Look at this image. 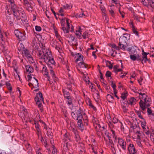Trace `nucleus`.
<instances>
[{
    "label": "nucleus",
    "mask_w": 154,
    "mask_h": 154,
    "mask_svg": "<svg viewBox=\"0 0 154 154\" xmlns=\"http://www.w3.org/2000/svg\"><path fill=\"white\" fill-rule=\"evenodd\" d=\"M71 115L72 118L77 121V128L81 131H82L84 129L82 120L84 121L85 125L87 126L88 124V118L86 114L83 111L82 109L80 107L78 109L76 110L75 112H72Z\"/></svg>",
    "instance_id": "nucleus-1"
},
{
    "label": "nucleus",
    "mask_w": 154,
    "mask_h": 154,
    "mask_svg": "<svg viewBox=\"0 0 154 154\" xmlns=\"http://www.w3.org/2000/svg\"><path fill=\"white\" fill-rule=\"evenodd\" d=\"M37 57L38 59L44 60L47 65L53 66L55 64L51 52L48 49L37 48Z\"/></svg>",
    "instance_id": "nucleus-2"
},
{
    "label": "nucleus",
    "mask_w": 154,
    "mask_h": 154,
    "mask_svg": "<svg viewBox=\"0 0 154 154\" xmlns=\"http://www.w3.org/2000/svg\"><path fill=\"white\" fill-rule=\"evenodd\" d=\"M138 94L142 96V97L139 102V105L142 110V112L145 114L146 109L150 106L151 99L149 97L146 95L145 93H141V91L138 92Z\"/></svg>",
    "instance_id": "nucleus-3"
},
{
    "label": "nucleus",
    "mask_w": 154,
    "mask_h": 154,
    "mask_svg": "<svg viewBox=\"0 0 154 154\" xmlns=\"http://www.w3.org/2000/svg\"><path fill=\"white\" fill-rule=\"evenodd\" d=\"M35 100L36 104L38 105L41 111L42 112L43 111V109L42 102L44 103V102L42 93L40 92L39 94H37L35 98Z\"/></svg>",
    "instance_id": "nucleus-4"
},
{
    "label": "nucleus",
    "mask_w": 154,
    "mask_h": 154,
    "mask_svg": "<svg viewBox=\"0 0 154 154\" xmlns=\"http://www.w3.org/2000/svg\"><path fill=\"white\" fill-rule=\"evenodd\" d=\"M118 143L122 149L124 150L126 149V143L125 141L122 138H118Z\"/></svg>",
    "instance_id": "nucleus-5"
},
{
    "label": "nucleus",
    "mask_w": 154,
    "mask_h": 154,
    "mask_svg": "<svg viewBox=\"0 0 154 154\" xmlns=\"http://www.w3.org/2000/svg\"><path fill=\"white\" fill-rule=\"evenodd\" d=\"M14 33L16 37L20 41L25 39L26 37L24 33H22L18 30H15L14 31Z\"/></svg>",
    "instance_id": "nucleus-6"
},
{
    "label": "nucleus",
    "mask_w": 154,
    "mask_h": 154,
    "mask_svg": "<svg viewBox=\"0 0 154 154\" xmlns=\"http://www.w3.org/2000/svg\"><path fill=\"white\" fill-rule=\"evenodd\" d=\"M127 149L130 154H134L137 152V150L133 144L130 143L128 145Z\"/></svg>",
    "instance_id": "nucleus-7"
},
{
    "label": "nucleus",
    "mask_w": 154,
    "mask_h": 154,
    "mask_svg": "<svg viewBox=\"0 0 154 154\" xmlns=\"http://www.w3.org/2000/svg\"><path fill=\"white\" fill-rule=\"evenodd\" d=\"M55 64L54 65L52 66V65H47L48 67L50 68V74L51 75L52 77L54 79V82H56V81H57L58 78L56 77L55 76V75L53 71V69L52 68H53V66H55Z\"/></svg>",
    "instance_id": "nucleus-8"
},
{
    "label": "nucleus",
    "mask_w": 154,
    "mask_h": 154,
    "mask_svg": "<svg viewBox=\"0 0 154 154\" xmlns=\"http://www.w3.org/2000/svg\"><path fill=\"white\" fill-rule=\"evenodd\" d=\"M147 112L148 113V115L150 118V119L151 120L154 119V114L152 112V110L151 108L147 107Z\"/></svg>",
    "instance_id": "nucleus-9"
},
{
    "label": "nucleus",
    "mask_w": 154,
    "mask_h": 154,
    "mask_svg": "<svg viewBox=\"0 0 154 154\" xmlns=\"http://www.w3.org/2000/svg\"><path fill=\"white\" fill-rule=\"evenodd\" d=\"M32 86L33 88H37L39 87V83L37 79L33 78L32 81Z\"/></svg>",
    "instance_id": "nucleus-10"
},
{
    "label": "nucleus",
    "mask_w": 154,
    "mask_h": 154,
    "mask_svg": "<svg viewBox=\"0 0 154 154\" xmlns=\"http://www.w3.org/2000/svg\"><path fill=\"white\" fill-rule=\"evenodd\" d=\"M104 140L106 142V143L107 145H108V146H111L112 148H113L114 147V144L113 141L111 139V138L109 139L108 141L107 140H106L105 137H104Z\"/></svg>",
    "instance_id": "nucleus-11"
},
{
    "label": "nucleus",
    "mask_w": 154,
    "mask_h": 154,
    "mask_svg": "<svg viewBox=\"0 0 154 154\" xmlns=\"http://www.w3.org/2000/svg\"><path fill=\"white\" fill-rule=\"evenodd\" d=\"M83 56L80 53H78L75 56V62H77L83 60Z\"/></svg>",
    "instance_id": "nucleus-12"
},
{
    "label": "nucleus",
    "mask_w": 154,
    "mask_h": 154,
    "mask_svg": "<svg viewBox=\"0 0 154 154\" xmlns=\"http://www.w3.org/2000/svg\"><path fill=\"white\" fill-rule=\"evenodd\" d=\"M128 104L131 105H133L136 104V100L134 97H131L130 99L129 100L127 101Z\"/></svg>",
    "instance_id": "nucleus-13"
},
{
    "label": "nucleus",
    "mask_w": 154,
    "mask_h": 154,
    "mask_svg": "<svg viewBox=\"0 0 154 154\" xmlns=\"http://www.w3.org/2000/svg\"><path fill=\"white\" fill-rule=\"evenodd\" d=\"M9 5L11 8L12 11L13 12L15 11L16 10L18 9V8L17 6L14 4V2H11L9 4Z\"/></svg>",
    "instance_id": "nucleus-14"
},
{
    "label": "nucleus",
    "mask_w": 154,
    "mask_h": 154,
    "mask_svg": "<svg viewBox=\"0 0 154 154\" xmlns=\"http://www.w3.org/2000/svg\"><path fill=\"white\" fill-rule=\"evenodd\" d=\"M73 84V80L72 79H69V82L66 83L68 89L70 91H72L71 84Z\"/></svg>",
    "instance_id": "nucleus-15"
},
{
    "label": "nucleus",
    "mask_w": 154,
    "mask_h": 154,
    "mask_svg": "<svg viewBox=\"0 0 154 154\" xmlns=\"http://www.w3.org/2000/svg\"><path fill=\"white\" fill-rule=\"evenodd\" d=\"M68 97H66L65 98L67 100L66 102L68 106H73V104H72V97L70 96Z\"/></svg>",
    "instance_id": "nucleus-16"
},
{
    "label": "nucleus",
    "mask_w": 154,
    "mask_h": 154,
    "mask_svg": "<svg viewBox=\"0 0 154 154\" xmlns=\"http://www.w3.org/2000/svg\"><path fill=\"white\" fill-rule=\"evenodd\" d=\"M26 71L29 73L32 72L34 71V69L31 66L28 65L25 66Z\"/></svg>",
    "instance_id": "nucleus-17"
},
{
    "label": "nucleus",
    "mask_w": 154,
    "mask_h": 154,
    "mask_svg": "<svg viewBox=\"0 0 154 154\" xmlns=\"http://www.w3.org/2000/svg\"><path fill=\"white\" fill-rule=\"evenodd\" d=\"M18 50L20 52H22L24 51V50L26 49L24 48V45L22 43L17 45Z\"/></svg>",
    "instance_id": "nucleus-18"
},
{
    "label": "nucleus",
    "mask_w": 154,
    "mask_h": 154,
    "mask_svg": "<svg viewBox=\"0 0 154 154\" xmlns=\"http://www.w3.org/2000/svg\"><path fill=\"white\" fill-rule=\"evenodd\" d=\"M69 129L74 133L76 138H77L79 137L78 131L75 128L72 126H71L69 127Z\"/></svg>",
    "instance_id": "nucleus-19"
},
{
    "label": "nucleus",
    "mask_w": 154,
    "mask_h": 154,
    "mask_svg": "<svg viewBox=\"0 0 154 154\" xmlns=\"http://www.w3.org/2000/svg\"><path fill=\"white\" fill-rule=\"evenodd\" d=\"M140 128L139 129L136 130L134 131V133H135L136 134H137V140H140V137L141 136V134L140 131Z\"/></svg>",
    "instance_id": "nucleus-20"
},
{
    "label": "nucleus",
    "mask_w": 154,
    "mask_h": 154,
    "mask_svg": "<svg viewBox=\"0 0 154 154\" xmlns=\"http://www.w3.org/2000/svg\"><path fill=\"white\" fill-rule=\"evenodd\" d=\"M46 130L47 132V135L50 137H51V140H50V142L52 141L53 134L51 131V129L50 128H46Z\"/></svg>",
    "instance_id": "nucleus-21"
},
{
    "label": "nucleus",
    "mask_w": 154,
    "mask_h": 154,
    "mask_svg": "<svg viewBox=\"0 0 154 154\" xmlns=\"http://www.w3.org/2000/svg\"><path fill=\"white\" fill-rule=\"evenodd\" d=\"M128 106L127 104L123 103L122 104V108L123 109V111L124 113H126L127 112L128 109Z\"/></svg>",
    "instance_id": "nucleus-22"
},
{
    "label": "nucleus",
    "mask_w": 154,
    "mask_h": 154,
    "mask_svg": "<svg viewBox=\"0 0 154 154\" xmlns=\"http://www.w3.org/2000/svg\"><path fill=\"white\" fill-rule=\"evenodd\" d=\"M22 53L23 54H24L26 58L31 55L29 51L26 49L24 50V51Z\"/></svg>",
    "instance_id": "nucleus-23"
},
{
    "label": "nucleus",
    "mask_w": 154,
    "mask_h": 154,
    "mask_svg": "<svg viewBox=\"0 0 154 154\" xmlns=\"http://www.w3.org/2000/svg\"><path fill=\"white\" fill-rule=\"evenodd\" d=\"M62 92L64 96V97L65 98L66 97H68L70 96V93L69 92L66 90L64 89H63Z\"/></svg>",
    "instance_id": "nucleus-24"
},
{
    "label": "nucleus",
    "mask_w": 154,
    "mask_h": 154,
    "mask_svg": "<svg viewBox=\"0 0 154 154\" xmlns=\"http://www.w3.org/2000/svg\"><path fill=\"white\" fill-rule=\"evenodd\" d=\"M20 11L18 9L13 12L14 16L17 19H19V17L20 16Z\"/></svg>",
    "instance_id": "nucleus-25"
},
{
    "label": "nucleus",
    "mask_w": 154,
    "mask_h": 154,
    "mask_svg": "<svg viewBox=\"0 0 154 154\" xmlns=\"http://www.w3.org/2000/svg\"><path fill=\"white\" fill-rule=\"evenodd\" d=\"M25 6L27 10L29 12H31L33 10L32 7L31 6V5L29 3L25 5Z\"/></svg>",
    "instance_id": "nucleus-26"
},
{
    "label": "nucleus",
    "mask_w": 154,
    "mask_h": 154,
    "mask_svg": "<svg viewBox=\"0 0 154 154\" xmlns=\"http://www.w3.org/2000/svg\"><path fill=\"white\" fill-rule=\"evenodd\" d=\"M78 65L81 67L85 68H87L88 66V65L87 64L85 63L84 62L82 61L80 62L78 64Z\"/></svg>",
    "instance_id": "nucleus-27"
},
{
    "label": "nucleus",
    "mask_w": 154,
    "mask_h": 154,
    "mask_svg": "<svg viewBox=\"0 0 154 154\" xmlns=\"http://www.w3.org/2000/svg\"><path fill=\"white\" fill-rule=\"evenodd\" d=\"M7 19L9 21L10 25L11 26L13 25L14 22L13 18L11 17V16H8Z\"/></svg>",
    "instance_id": "nucleus-28"
},
{
    "label": "nucleus",
    "mask_w": 154,
    "mask_h": 154,
    "mask_svg": "<svg viewBox=\"0 0 154 154\" xmlns=\"http://www.w3.org/2000/svg\"><path fill=\"white\" fill-rule=\"evenodd\" d=\"M81 29L80 27L79 26L78 29L76 31V33H75L76 35L77 36L78 38L79 39L81 38Z\"/></svg>",
    "instance_id": "nucleus-29"
},
{
    "label": "nucleus",
    "mask_w": 154,
    "mask_h": 154,
    "mask_svg": "<svg viewBox=\"0 0 154 154\" xmlns=\"http://www.w3.org/2000/svg\"><path fill=\"white\" fill-rule=\"evenodd\" d=\"M131 128H132L134 132L135 130H136L139 129L140 128L139 126L138 125H136L135 124H133L131 126H130Z\"/></svg>",
    "instance_id": "nucleus-30"
},
{
    "label": "nucleus",
    "mask_w": 154,
    "mask_h": 154,
    "mask_svg": "<svg viewBox=\"0 0 154 154\" xmlns=\"http://www.w3.org/2000/svg\"><path fill=\"white\" fill-rule=\"evenodd\" d=\"M143 128V131L147 135H149L150 134L149 129L148 127L147 126L145 127H144Z\"/></svg>",
    "instance_id": "nucleus-31"
},
{
    "label": "nucleus",
    "mask_w": 154,
    "mask_h": 154,
    "mask_svg": "<svg viewBox=\"0 0 154 154\" xmlns=\"http://www.w3.org/2000/svg\"><path fill=\"white\" fill-rule=\"evenodd\" d=\"M106 98L108 99V100L109 102L112 101L114 100V98L113 97L109 94H108L106 96Z\"/></svg>",
    "instance_id": "nucleus-32"
},
{
    "label": "nucleus",
    "mask_w": 154,
    "mask_h": 154,
    "mask_svg": "<svg viewBox=\"0 0 154 154\" xmlns=\"http://www.w3.org/2000/svg\"><path fill=\"white\" fill-rule=\"evenodd\" d=\"M6 86L7 88L9 90L10 92H11L12 90V87L11 86V84L9 82H7L6 84Z\"/></svg>",
    "instance_id": "nucleus-33"
},
{
    "label": "nucleus",
    "mask_w": 154,
    "mask_h": 154,
    "mask_svg": "<svg viewBox=\"0 0 154 154\" xmlns=\"http://www.w3.org/2000/svg\"><path fill=\"white\" fill-rule=\"evenodd\" d=\"M90 36V34L86 32H85L83 33L82 35V36L83 37V38L85 39L87 38H88Z\"/></svg>",
    "instance_id": "nucleus-34"
},
{
    "label": "nucleus",
    "mask_w": 154,
    "mask_h": 154,
    "mask_svg": "<svg viewBox=\"0 0 154 154\" xmlns=\"http://www.w3.org/2000/svg\"><path fill=\"white\" fill-rule=\"evenodd\" d=\"M118 45L119 46L120 49L122 50L123 51L125 50L126 47L127 46V45L123 44H118Z\"/></svg>",
    "instance_id": "nucleus-35"
},
{
    "label": "nucleus",
    "mask_w": 154,
    "mask_h": 154,
    "mask_svg": "<svg viewBox=\"0 0 154 154\" xmlns=\"http://www.w3.org/2000/svg\"><path fill=\"white\" fill-rule=\"evenodd\" d=\"M127 38L125 36H121L119 38V42H126Z\"/></svg>",
    "instance_id": "nucleus-36"
},
{
    "label": "nucleus",
    "mask_w": 154,
    "mask_h": 154,
    "mask_svg": "<svg viewBox=\"0 0 154 154\" xmlns=\"http://www.w3.org/2000/svg\"><path fill=\"white\" fill-rule=\"evenodd\" d=\"M131 28L133 32L136 34L137 36H138V32L137 30V29L135 28L134 26H132L131 27Z\"/></svg>",
    "instance_id": "nucleus-37"
},
{
    "label": "nucleus",
    "mask_w": 154,
    "mask_h": 154,
    "mask_svg": "<svg viewBox=\"0 0 154 154\" xmlns=\"http://www.w3.org/2000/svg\"><path fill=\"white\" fill-rule=\"evenodd\" d=\"M88 103L89 106L92 108L94 111H96L97 110L96 108L92 104L90 100L88 101Z\"/></svg>",
    "instance_id": "nucleus-38"
},
{
    "label": "nucleus",
    "mask_w": 154,
    "mask_h": 154,
    "mask_svg": "<svg viewBox=\"0 0 154 154\" xmlns=\"http://www.w3.org/2000/svg\"><path fill=\"white\" fill-rule=\"evenodd\" d=\"M128 94L127 93H123L121 94V97L123 100H124L128 96Z\"/></svg>",
    "instance_id": "nucleus-39"
},
{
    "label": "nucleus",
    "mask_w": 154,
    "mask_h": 154,
    "mask_svg": "<svg viewBox=\"0 0 154 154\" xmlns=\"http://www.w3.org/2000/svg\"><path fill=\"white\" fill-rule=\"evenodd\" d=\"M145 56L144 57L142 56V58H141L142 59L141 61L143 64V63H146L147 61H149V60L146 57V55H145Z\"/></svg>",
    "instance_id": "nucleus-40"
},
{
    "label": "nucleus",
    "mask_w": 154,
    "mask_h": 154,
    "mask_svg": "<svg viewBox=\"0 0 154 154\" xmlns=\"http://www.w3.org/2000/svg\"><path fill=\"white\" fill-rule=\"evenodd\" d=\"M106 63L107 66L109 67V69H112L113 66V65L111 64V62L108 61L107 60L106 61Z\"/></svg>",
    "instance_id": "nucleus-41"
},
{
    "label": "nucleus",
    "mask_w": 154,
    "mask_h": 154,
    "mask_svg": "<svg viewBox=\"0 0 154 154\" xmlns=\"http://www.w3.org/2000/svg\"><path fill=\"white\" fill-rule=\"evenodd\" d=\"M30 63H35L34 60L31 55L26 58Z\"/></svg>",
    "instance_id": "nucleus-42"
},
{
    "label": "nucleus",
    "mask_w": 154,
    "mask_h": 154,
    "mask_svg": "<svg viewBox=\"0 0 154 154\" xmlns=\"http://www.w3.org/2000/svg\"><path fill=\"white\" fill-rule=\"evenodd\" d=\"M64 140L65 141H67L68 140H70V138L69 137V134H68L66 133L64 135Z\"/></svg>",
    "instance_id": "nucleus-43"
},
{
    "label": "nucleus",
    "mask_w": 154,
    "mask_h": 154,
    "mask_svg": "<svg viewBox=\"0 0 154 154\" xmlns=\"http://www.w3.org/2000/svg\"><path fill=\"white\" fill-rule=\"evenodd\" d=\"M135 112L137 114V115L138 116L139 118L144 120V119L143 118L141 115V112L140 111L136 110Z\"/></svg>",
    "instance_id": "nucleus-44"
},
{
    "label": "nucleus",
    "mask_w": 154,
    "mask_h": 154,
    "mask_svg": "<svg viewBox=\"0 0 154 154\" xmlns=\"http://www.w3.org/2000/svg\"><path fill=\"white\" fill-rule=\"evenodd\" d=\"M70 7H72L71 4H66L63 6V8L64 9H67L70 8Z\"/></svg>",
    "instance_id": "nucleus-45"
},
{
    "label": "nucleus",
    "mask_w": 154,
    "mask_h": 154,
    "mask_svg": "<svg viewBox=\"0 0 154 154\" xmlns=\"http://www.w3.org/2000/svg\"><path fill=\"white\" fill-rule=\"evenodd\" d=\"M58 44L57 42L55 40L52 41L51 43V45L53 47H54L57 45Z\"/></svg>",
    "instance_id": "nucleus-46"
},
{
    "label": "nucleus",
    "mask_w": 154,
    "mask_h": 154,
    "mask_svg": "<svg viewBox=\"0 0 154 154\" xmlns=\"http://www.w3.org/2000/svg\"><path fill=\"white\" fill-rule=\"evenodd\" d=\"M25 114L23 112H20L19 113L18 115L22 119L24 118L25 116Z\"/></svg>",
    "instance_id": "nucleus-47"
},
{
    "label": "nucleus",
    "mask_w": 154,
    "mask_h": 154,
    "mask_svg": "<svg viewBox=\"0 0 154 154\" xmlns=\"http://www.w3.org/2000/svg\"><path fill=\"white\" fill-rule=\"evenodd\" d=\"M62 29L64 32L68 33L69 32V29L68 28L66 29L64 26H62Z\"/></svg>",
    "instance_id": "nucleus-48"
},
{
    "label": "nucleus",
    "mask_w": 154,
    "mask_h": 154,
    "mask_svg": "<svg viewBox=\"0 0 154 154\" xmlns=\"http://www.w3.org/2000/svg\"><path fill=\"white\" fill-rule=\"evenodd\" d=\"M105 134L106 136L108 138V139H109L111 138V134L110 133L108 132L107 131H106L105 133Z\"/></svg>",
    "instance_id": "nucleus-49"
},
{
    "label": "nucleus",
    "mask_w": 154,
    "mask_h": 154,
    "mask_svg": "<svg viewBox=\"0 0 154 154\" xmlns=\"http://www.w3.org/2000/svg\"><path fill=\"white\" fill-rule=\"evenodd\" d=\"M131 59L135 61L136 60V54L131 55L130 56Z\"/></svg>",
    "instance_id": "nucleus-50"
},
{
    "label": "nucleus",
    "mask_w": 154,
    "mask_h": 154,
    "mask_svg": "<svg viewBox=\"0 0 154 154\" xmlns=\"http://www.w3.org/2000/svg\"><path fill=\"white\" fill-rule=\"evenodd\" d=\"M36 131H37L36 134L38 137L42 136V132L40 129L39 130H36Z\"/></svg>",
    "instance_id": "nucleus-51"
},
{
    "label": "nucleus",
    "mask_w": 154,
    "mask_h": 154,
    "mask_svg": "<svg viewBox=\"0 0 154 154\" xmlns=\"http://www.w3.org/2000/svg\"><path fill=\"white\" fill-rule=\"evenodd\" d=\"M138 140L137 141V144L138 145V146L140 147H142V143H141V139L140 140Z\"/></svg>",
    "instance_id": "nucleus-52"
},
{
    "label": "nucleus",
    "mask_w": 154,
    "mask_h": 154,
    "mask_svg": "<svg viewBox=\"0 0 154 154\" xmlns=\"http://www.w3.org/2000/svg\"><path fill=\"white\" fill-rule=\"evenodd\" d=\"M136 60H140V61L141 60V58H142V56H141V55H139V54H137L136 55Z\"/></svg>",
    "instance_id": "nucleus-53"
},
{
    "label": "nucleus",
    "mask_w": 154,
    "mask_h": 154,
    "mask_svg": "<svg viewBox=\"0 0 154 154\" xmlns=\"http://www.w3.org/2000/svg\"><path fill=\"white\" fill-rule=\"evenodd\" d=\"M111 73L110 72L108 71L106 72L105 75L107 77H111Z\"/></svg>",
    "instance_id": "nucleus-54"
},
{
    "label": "nucleus",
    "mask_w": 154,
    "mask_h": 154,
    "mask_svg": "<svg viewBox=\"0 0 154 154\" xmlns=\"http://www.w3.org/2000/svg\"><path fill=\"white\" fill-rule=\"evenodd\" d=\"M7 83V82H5V80H2L0 84V85L1 86H3L4 85H6Z\"/></svg>",
    "instance_id": "nucleus-55"
},
{
    "label": "nucleus",
    "mask_w": 154,
    "mask_h": 154,
    "mask_svg": "<svg viewBox=\"0 0 154 154\" xmlns=\"http://www.w3.org/2000/svg\"><path fill=\"white\" fill-rule=\"evenodd\" d=\"M141 122V126L142 128L145 127H146L147 126L146 125V122L144 121L143 122Z\"/></svg>",
    "instance_id": "nucleus-56"
},
{
    "label": "nucleus",
    "mask_w": 154,
    "mask_h": 154,
    "mask_svg": "<svg viewBox=\"0 0 154 154\" xmlns=\"http://www.w3.org/2000/svg\"><path fill=\"white\" fill-rule=\"evenodd\" d=\"M60 23L62 26H64V24L65 23V20L64 18H62L60 22Z\"/></svg>",
    "instance_id": "nucleus-57"
},
{
    "label": "nucleus",
    "mask_w": 154,
    "mask_h": 154,
    "mask_svg": "<svg viewBox=\"0 0 154 154\" xmlns=\"http://www.w3.org/2000/svg\"><path fill=\"white\" fill-rule=\"evenodd\" d=\"M55 34L56 37L58 38L59 41H61V40L60 39V35L58 34V32L57 31H55Z\"/></svg>",
    "instance_id": "nucleus-58"
},
{
    "label": "nucleus",
    "mask_w": 154,
    "mask_h": 154,
    "mask_svg": "<svg viewBox=\"0 0 154 154\" xmlns=\"http://www.w3.org/2000/svg\"><path fill=\"white\" fill-rule=\"evenodd\" d=\"M53 149L52 150L53 154H57V150L55 148L54 145H52Z\"/></svg>",
    "instance_id": "nucleus-59"
},
{
    "label": "nucleus",
    "mask_w": 154,
    "mask_h": 154,
    "mask_svg": "<svg viewBox=\"0 0 154 154\" xmlns=\"http://www.w3.org/2000/svg\"><path fill=\"white\" fill-rule=\"evenodd\" d=\"M35 29L36 31H40L41 30V28L40 26H36L35 27Z\"/></svg>",
    "instance_id": "nucleus-60"
},
{
    "label": "nucleus",
    "mask_w": 154,
    "mask_h": 154,
    "mask_svg": "<svg viewBox=\"0 0 154 154\" xmlns=\"http://www.w3.org/2000/svg\"><path fill=\"white\" fill-rule=\"evenodd\" d=\"M69 20L68 19H67V18L66 19V24H67V26L68 27V28L69 29L70 28V27L71 26V25H70V24L69 23Z\"/></svg>",
    "instance_id": "nucleus-61"
},
{
    "label": "nucleus",
    "mask_w": 154,
    "mask_h": 154,
    "mask_svg": "<svg viewBox=\"0 0 154 154\" xmlns=\"http://www.w3.org/2000/svg\"><path fill=\"white\" fill-rule=\"evenodd\" d=\"M100 8L101 9V10L102 11V12L103 13H105V12H106V10L105 8V7L103 6H101L100 7Z\"/></svg>",
    "instance_id": "nucleus-62"
},
{
    "label": "nucleus",
    "mask_w": 154,
    "mask_h": 154,
    "mask_svg": "<svg viewBox=\"0 0 154 154\" xmlns=\"http://www.w3.org/2000/svg\"><path fill=\"white\" fill-rule=\"evenodd\" d=\"M27 78H28V81L29 82V81H32L33 79V78H32L31 76L30 75H27Z\"/></svg>",
    "instance_id": "nucleus-63"
},
{
    "label": "nucleus",
    "mask_w": 154,
    "mask_h": 154,
    "mask_svg": "<svg viewBox=\"0 0 154 154\" xmlns=\"http://www.w3.org/2000/svg\"><path fill=\"white\" fill-rule=\"evenodd\" d=\"M97 119L96 118L93 117V119H92V121L93 123H94V125H95V124H96L97 123Z\"/></svg>",
    "instance_id": "nucleus-64"
}]
</instances>
